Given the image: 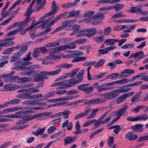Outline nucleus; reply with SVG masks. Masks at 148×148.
Returning <instances> with one entry per match:
<instances>
[{"mask_svg": "<svg viewBox=\"0 0 148 148\" xmlns=\"http://www.w3.org/2000/svg\"><path fill=\"white\" fill-rule=\"evenodd\" d=\"M125 91L121 86L119 87L118 88L114 90L111 92L103 94L102 96H104L106 100V99H112L118 96L119 93L124 92Z\"/></svg>", "mask_w": 148, "mask_h": 148, "instance_id": "f257e3e1", "label": "nucleus"}, {"mask_svg": "<svg viewBox=\"0 0 148 148\" xmlns=\"http://www.w3.org/2000/svg\"><path fill=\"white\" fill-rule=\"evenodd\" d=\"M65 15V13L58 15L53 20H51L52 18H50L48 19L43 23V24L49 27H50L60 19L62 18Z\"/></svg>", "mask_w": 148, "mask_h": 148, "instance_id": "f03ea898", "label": "nucleus"}, {"mask_svg": "<svg viewBox=\"0 0 148 148\" xmlns=\"http://www.w3.org/2000/svg\"><path fill=\"white\" fill-rule=\"evenodd\" d=\"M55 53L49 52V55L45 57V60L42 62L43 64H51L52 63V60H56L58 59H60V57L55 55L53 54Z\"/></svg>", "mask_w": 148, "mask_h": 148, "instance_id": "7ed1b4c3", "label": "nucleus"}, {"mask_svg": "<svg viewBox=\"0 0 148 148\" xmlns=\"http://www.w3.org/2000/svg\"><path fill=\"white\" fill-rule=\"evenodd\" d=\"M134 93V91L125 93L117 97L116 99V104H120L123 102L127 97L132 96Z\"/></svg>", "mask_w": 148, "mask_h": 148, "instance_id": "20e7f679", "label": "nucleus"}, {"mask_svg": "<svg viewBox=\"0 0 148 148\" xmlns=\"http://www.w3.org/2000/svg\"><path fill=\"white\" fill-rule=\"evenodd\" d=\"M31 52H29L26 56V57L25 58H23V60L24 61V62H17L15 63V65H19L20 64H21L22 65L27 66L32 64V62L29 61L32 59V58L31 56Z\"/></svg>", "mask_w": 148, "mask_h": 148, "instance_id": "39448f33", "label": "nucleus"}, {"mask_svg": "<svg viewBox=\"0 0 148 148\" xmlns=\"http://www.w3.org/2000/svg\"><path fill=\"white\" fill-rule=\"evenodd\" d=\"M144 53L143 51H140L136 53L131 54L129 58H134L135 60V62H138L144 58Z\"/></svg>", "mask_w": 148, "mask_h": 148, "instance_id": "423d86ee", "label": "nucleus"}, {"mask_svg": "<svg viewBox=\"0 0 148 148\" xmlns=\"http://www.w3.org/2000/svg\"><path fill=\"white\" fill-rule=\"evenodd\" d=\"M34 85V84H33L28 83L25 84H21L19 86H14L10 88H9L8 85H6L4 86V88L5 89L10 88L9 90H12L19 88H23L29 87L33 86Z\"/></svg>", "mask_w": 148, "mask_h": 148, "instance_id": "0eeeda50", "label": "nucleus"}, {"mask_svg": "<svg viewBox=\"0 0 148 148\" xmlns=\"http://www.w3.org/2000/svg\"><path fill=\"white\" fill-rule=\"evenodd\" d=\"M85 29H81L79 28L76 29L70 34V36L75 35L77 37H81L85 36Z\"/></svg>", "mask_w": 148, "mask_h": 148, "instance_id": "6e6552de", "label": "nucleus"}, {"mask_svg": "<svg viewBox=\"0 0 148 148\" xmlns=\"http://www.w3.org/2000/svg\"><path fill=\"white\" fill-rule=\"evenodd\" d=\"M58 52L62 51L65 50L67 49H73L76 48V45L74 42H71L67 45H61L57 47Z\"/></svg>", "mask_w": 148, "mask_h": 148, "instance_id": "1a4fd4ad", "label": "nucleus"}, {"mask_svg": "<svg viewBox=\"0 0 148 148\" xmlns=\"http://www.w3.org/2000/svg\"><path fill=\"white\" fill-rule=\"evenodd\" d=\"M13 38H6L5 40H1L0 42V47H8L14 44V42L11 40Z\"/></svg>", "mask_w": 148, "mask_h": 148, "instance_id": "9d476101", "label": "nucleus"}, {"mask_svg": "<svg viewBox=\"0 0 148 148\" xmlns=\"http://www.w3.org/2000/svg\"><path fill=\"white\" fill-rule=\"evenodd\" d=\"M147 114H143L139 116H136L134 117L129 116L127 118V120L130 121H135L145 120V117L147 116Z\"/></svg>", "mask_w": 148, "mask_h": 148, "instance_id": "9b49d317", "label": "nucleus"}, {"mask_svg": "<svg viewBox=\"0 0 148 148\" xmlns=\"http://www.w3.org/2000/svg\"><path fill=\"white\" fill-rule=\"evenodd\" d=\"M106 101L104 97L101 99L96 98L94 99L90 100L88 101L87 103L89 104H98L104 103Z\"/></svg>", "mask_w": 148, "mask_h": 148, "instance_id": "f8f14e48", "label": "nucleus"}, {"mask_svg": "<svg viewBox=\"0 0 148 148\" xmlns=\"http://www.w3.org/2000/svg\"><path fill=\"white\" fill-rule=\"evenodd\" d=\"M142 83V82L141 81H136L133 83L122 86L121 87L122 88H123L125 91H126L125 92H126L130 90V89L126 88L138 86L141 84Z\"/></svg>", "mask_w": 148, "mask_h": 148, "instance_id": "ddd939ff", "label": "nucleus"}, {"mask_svg": "<svg viewBox=\"0 0 148 148\" xmlns=\"http://www.w3.org/2000/svg\"><path fill=\"white\" fill-rule=\"evenodd\" d=\"M116 48V46L115 45L110 46L104 49H99L98 50V52L101 54H107L109 51L115 49Z\"/></svg>", "mask_w": 148, "mask_h": 148, "instance_id": "4468645a", "label": "nucleus"}, {"mask_svg": "<svg viewBox=\"0 0 148 148\" xmlns=\"http://www.w3.org/2000/svg\"><path fill=\"white\" fill-rule=\"evenodd\" d=\"M134 71L132 69H127L120 73L119 76L121 78L126 77L134 73Z\"/></svg>", "mask_w": 148, "mask_h": 148, "instance_id": "2eb2a0df", "label": "nucleus"}, {"mask_svg": "<svg viewBox=\"0 0 148 148\" xmlns=\"http://www.w3.org/2000/svg\"><path fill=\"white\" fill-rule=\"evenodd\" d=\"M51 15L48 12L45 14L42 17L39 19V21L35 23H34V21H33L32 23V25L31 27L30 28L32 27H36L38 24H40L43 22L45 20V18Z\"/></svg>", "mask_w": 148, "mask_h": 148, "instance_id": "dca6fc26", "label": "nucleus"}, {"mask_svg": "<svg viewBox=\"0 0 148 148\" xmlns=\"http://www.w3.org/2000/svg\"><path fill=\"white\" fill-rule=\"evenodd\" d=\"M45 114V113H41L34 115H30L29 116H25L27 122H28L37 118H41V117L43 116Z\"/></svg>", "mask_w": 148, "mask_h": 148, "instance_id": "f3484780", "label": "nucleus"}, {"mask_svg": "<svg viewBox=\"0 0 148 148\" xmlns=\"http://www.w3.org/2000/svg\"><path fill=\"white\" fill-rule=\"evenodd\" d=\"M85 36L88 38H90L94 36L97 32V31L94 28L85 29Z\"/></svg>", "mask_w": 148, "mask_h": 148, "instance_id": "a211bd4d", "label": "nucleus"}, {"mask_svg": "<svg viewBox=\"0 0 148 148\" xmlns=\"http://www.w3.org/2000/svg\"><path fill=\"white\" fill-rule=\"evenodd\" d=\"M94 13V12L93 11H88L83 14V16L87 18L88 22H93L94 19L93 15Z\"/></svg>", "mask_w": 148, "mask_h": 148, "instance_id": "6ab92c4d", "label": "nucleus"}, {"mask_svg": "<svg viewBox=\"0 0 148 148\" xmlns=\"http://www.w3.org/2000/svg\"><path fill=\"white\" fill-rule=\"evenodd\" d=\"M39 49H40V50L43 53H48V52L52 53H56L58 52L57 47L48 49H46L44 47H41Z\"/></svg>", "mask_w": 148, "mask_h": 148, "instance_id": "aec40b11", "label": "nucleus"}, {"mask_svg": "<svg viewBox=\"0 0 148 148\" xmlns=\"http://www.w3.org/2000/svg\"><path fill=\"white\" fill-rule=\"evenodd\" d=\"M76 140V138L75 136H67L64 139V145H66L68 144H70L74 142Z\"/></svg>", "mask_w": 148, "mask_h": 148, "instance_id": "412c9836", "label": "nucleus"}, {"mask_svg": "<svg viewBox=\"0 0 148 148\" xmlns=\"http://www.w3.org/2000/svg\"><path fill=\"white\" fill-rule=\"evenodd\" d=\"M68 84L64 86V88H69L78 84L77 79L71 78L68 80Z\"/></svg>", "mask_w": 148, "mask_h": 148, "instance_id": "4be33fe9", "label": "nucleus"}, {"mask_svg": "<svg viewBox=\"0 0 148 148\" xmlns=\"http://www.w3.org/2000/svg\"><path fill=\"white\" fill-rule=\"evenodd\" d=\"M42 0H37L36 6L37 10H40L43 8L46 4V0H43L42 3Z\"/></svg>", "mask_w": 148, "mask_h": 148, "instance_id": "5701e85b", "label": "nucleus"}, {"mask_svg": "<svg viewBox=\"0 0 148 148\" xmlns=\"http://www.w3.org/2000/svg\"><path fill=\"white\" fill-rule=\"evenodd\" d=\"M32 25V23L30 26L29 27L26 29V30H29V34L31 38L32 39H34L36 37V33L35 29L34 28L35 27H32L30 28L31 27Z\"/></svg>", "mask_w": 148, "mask_h": 148, "instance_id": "b1692460", "label": "nucleus"}, {"mask_svg": "<svg viewBox=\"0 0 148 148\" xmlns=\"http://www.w3.org/2000/svg\"><path fill=\"white\" fill-rule=\"evenodd\" d=\"M90 111V110L88 109L84 112L80 113L77 114L74 117V119L76 120L81 117L87 116Z\"/></svg>", "mask_w": 148, "mask_h": 148, "instance_id": "393cba45", "label": "nucleus"}, {"mask_svg": "<svg viewBox=\"0 0 148 148\" xmlns=\"http://www.w3.org/2000/svg\"><path fill=\"white\" fill-rule=\"evenodd\" d=\"M139 21L138 19H120L116 20L115 22L117 23H133L137 22Z\"/></svg>", "mask_w": 148, "mask_h": 148, "instance_id": "a878e982", "label": "nucleus"}, {"mask_svg": "<svg viewBox=\"0 0 148 148\" xmlns=\"http://www.w3.org/2000/svg\"><path fill=\"white\" fill-rule=\"evenodd\" d=\"M51 8L52 10L48 12L51 15L54 13L59 9V6L56 5V3L54 1H53L52 2Z\"/></svg>", "mask_w": 148, "mask_h": 148, "instance_id": "bb28decb", "label": "nucleus"}, {"mask_svg": "<svg viewBox=\"0 0 148 148\" xmlns=\"http://www.w3.org/2000/svg\"><path fill=\"white\" fill-rule=\"evenodd\" d=\"M128 107V105H125L123 108L119 109L116 112L117 115L120 117L122 114L126 111Z\"/></svg>", "mask_w": 148, "mask_h": 148, "instance_id": "cd10ccee", "label": "nucleus"}, {"mask_svg": "<svg viewBox=\"0 0 148 148\" xmlns=\"http://www.w3.org/2000/svg\"><path fill=\"white\" fill-rule=\"evenodd\" d=\"M117 41V39H107L105 41L104 44H105L107 46H114V45Z\"/></svg>", "mask_w": 148, "mask_h": 148, "instance_id": "c85d7f7f", "label": "nucleus"}, {"mask_svg": "<svg viewBox=\"0 0 148 148\" xmlns=\"http://www.w3.org/2000/svg\"><path fill=\"white\" fill-rule=\"evenodd\" d=\"M36 0H33L31 3L27 8V11L24 14V15L28 17L33 12V11H31L32 7L33 6Z\"/></svg>", "mask_w": 148, "mask_h": 148, "instance_id": "c756f323", "label": "nucleus"}, {"mask_svg": "<svg viewBox=\"0 0 148 148\" xmlns=\"http://www.w3.org/2000/svg\"><path fill=\"white\" fill-rule=\"evenodd\" d=\"M73 65L71 64H68L67 63H63L56 65V68H60L63 69H68L71 67Z\"/></svg>", "mask_w": 148, "mask_h": 148, "instance_id": "7c9ffc66", "label": "nucleus"}, {"mask_svg": "<svg viewBox=\"0 0 148 148\" xmlns=\"http://www.w3.org/2000/svg\"><path fill=\"white\" fill-rule=\"evenodd\" d=\"M16 97L18 98L22 99L26 98L30 99L31 98V96L30 95L29 93H25L18 94Z\"/></svg>", "mask_w": 148, "mask_h": 148, "instance_id": "2f4dec72", "label": "nucleus"}, {"mask_svg": "<svg viewBox=\"0 0 148 148\" xmlns=\"http://www.w3.org/2000/svg\"><path fill=\"white\" fill-rule=\"evenodd\" d=\"M84 70L83 69L80 71L78 73L77 75V78L78 79L77 81L78 83L82 81L83 79V75L84 73Z\"/></svg>", "mask_w": 148, "mask_h": 148, "instance_id": "473e14b6", "label": "nucleus"}, {"mask_svg": "<svg viewBox=\"0 0 148 148\" xmlns=\"http://www.w3.org/2000/svg\"><path fill=\"white\" fill-rule=\"evenodd\" d=\"M80 11H71L69 13V15L67 18H70L72 17H76L77 16L80 14Z\"/></svg>", "mask_w": 148, "mask_h": 148, "instance_id": "72a5a7b5", "label": "nucleus"}, {"mask_svg": "<svg viewBox=\"0 0 148 148\" xmlns=\"http://www.w3.org/2000/svg\"><path fill=\"white\" fill-rule=\"evenodd\" d=\"M141 95L142 92L141 91H139L132 97L131 100V101L132 102H134L139 99Z\"/></svg>", "mask_w": 148, "mask_h": 148, "instance_id": "f704fd0d", "label": "nucleus"}, {"mask_svg": "<svg viewBox=\"0 0 148 148\" xmlns=\"http://www.w3.org/2000/svg\"><path fill=\"white\" fill-rule=\"evenodd\" d=\"M21 69L23 70H27V71L23 74L24 75H29L32 73L34 71V69H30L29 68L26 67H23L21 68Z\"/></svg>", "mask_w": 148, "mask_h": 148, "instance_id": "c9c22d12", "label": "nucleus"}, {"mask_svg": "<svg viewBox=\"0 0 148 148\" xmlns=\"http://www.w3.org/2000/svg\"><path fill=\"white\" fill-rule=\"evenodd\" d=\"M106 86L105 84H102L98 86L97 88V91L98 92H100L104 91H107L110 90L111 89L110 88H105V87Z\"/></svg>", "mask_w": 148, "mask_h": 148, "instance_id": "e433bc0d", "label": "nucleus"}, {"mask_svg": "<svg viewBox=\"0 0 148 148\" xmlns=\"http://www.w3.org/2000/svg\"><path fill=\"white\" fill-rule=\"evenodd\" d=\"M124 7V5L121 3H117L114 5V8L115 11L118 12L121 10Z\"/></svg>", "mask_w": 148, "mask_h": 148, "instance_id": "4c0bfd02", "label": "nucleus"}, {"mask_svg": "<svg viewBox=\"0 0 148 148\" xmlns=\"http://www.w3.org/2000/svg\"><path fill=\"white\" fill-rule=\"evenodd\" d=\"M45 129V128H41L40 127H39L36 131L33 132L32 134L36 136H38L39 135L42 134L43 133Z\"/></svg>", "mask_w": 148, "mask_h": 148, "instance_id": "58836bf2", "label": "nucleus"}, {"mask_svg": "<svg viewBox=\"0 0 148 148\" xmlns=\"http://www.w3.org/2000/svg\"><path fill=\"white\" fill-rule=\"evenodd\" d=\"M59 44L60 43L58 42L49 43L45 45L44 47L45 48H50L57 46L59 45Z\"/></svg>", "mask_w": 148, "mask_h": 148, "instance_id": "ea45409f", "label": "nucleus"}, {"mask_svg": "<svg viewBox=\"0 0 148 148\" xmlns=\"http://www.w3.org/2000/svg\"><path fill=\"white\" fill-rule=\"evenodd\" d=\"M76 131L74 133L75 134H80L81 126L79 121H77L75 123V125Z\"/></svg>", "mask_w": 148, "mask_h": 148, "instance_id": "a19ab883", "label": "nucleus"}, {"mask_svg": "<svg viewBox=\"0 0 148 148\" xmlns=\"http://www.w3.org/2000/svg\"><path fill=\"white\" fill-rule=\"evenodd\" d=\"M104 37V35L97 36L95 38V40L98 43H101L105 40Z\"/></svg>", "mask_w": 148, "mask_h": 148, "instance_id": "79ce46f5", "label": "nucleus"}, {"mask_svg": "<svg viewBox=\"0 0 148 148\" xmlns=\"http://www.w3.org/2000/svg\"><path fill=\"white\" fill-rule=\"evenodd\" d=\"M113 128H114L113 130V132L116 134H117L119 133L121 129V127L119 125H114L110 128V129H111Z\"/></svg>", "mask_w": 148, "mask_h": 148, "instance_id": "37998d69", "label": "nucleus"}, {"mask_svg": "<svg viewBox=\"0 0 148 148\" xmlns=\"http://www.w3.org/2000/svg\"><path fill=\"white\" fill-rule=\"evenodd\" d=\"M104 17V15L101 13L99 12L95 14L94 16V21L96 19L102 20L103 19Z\"/></svg>", "mask_w": 148, "mask_h": 148, "instance_id": "c03bdc74", "label": "nucleus"}, {"mask_svg": "<svg viewBox=\"0 0 148 148\" xmlns=\"http://www.w3.org/2000/svg\"><path fill=\"white\" fill-rule=\"evenodd\" d=\"M111 16L112 18H125L126 17V15L122 14V12H121L116 13Z\"/></svg>", "mask_w": 148, "mask_h": 148, "instance_id": "a18cd8bd", "label": "nucleus"}, {"mask_svg": "<svg viewBox=\"0 0 148 148\" xmlns=\"http://www.w3.org/2000/svg\"><path fill=\"white\" fill-rule=\"evenodd\" d=\"M87 58L86 57L80 56L77 57L74 59L72 61V62H77L80 61H82L86 60Z\"/></svg>", "mask_w": 148, "mask_h": 148, "instance_id": "49530a36", "label": "nucleus"}, {"mask_svg": "<svg viewBox=\"0 0 148 148\" xmlns=\"http://www.w3.org/2000/svg\"><path fill=\"white\" fill-rule=\"evenodd\" d=\"M105 62V59H102L100 60L97 63H96L95 64V68L97 69L99 68L101 66L104 64Z\"/></svg>", "mask_w": 148, "mask_h": 148, "instance_id": "de8ad7c7", "label": "nucleus"}, {"mask_svg": "<svg viewBox=\"0 0 148 148\" xmlns=\"http://www.w3.org/2000/svg\"><path fill=\"white\" fill-rule=\"evenodd\" d=\"M20 56L17 53H15L11 58L10 61L11 62H13L17 60L20 58Z\"/></svg>", "mask_w": 148, "mask_h": 148, "instance_id": "09e8293b", "label": "nucleus"}, {"mask_svg": "<svg viewBox=\"0 0 148 148\" xmlns=\"http://www.w3.org/2000/svg\"><path fill=\"white\" fill-rule=\"evenodd\" d=\"M30 81L28 77H23L19 78L18 82L20 83H23L27 82Z\"/></svg>", "mask_w": 148, "mask_h": 148, "instance_id": "8fccbe9b", "label": "nucleus"}, {"mask_svg": "<svg viewBox=\"0 0 148 148\" xmlns=\"http://www.w3.org/2000/svg\"><path fill=\"white\" fill-rule=\"evenodd\" d=\"M135 27V25H126V28L127 29L123 31V32L130 33L134 28Z\"/></svg>", "mask_w": 148, "mask_h": 148, "instance_id": "3c124183", "label": "nucleus"}, {"mask_svg": "<svg viewBox=\"0 0 148 148\" xmlns=\"http://www.w3.org/2000/svg\"><path fill=\"white\" fill-rule=\"evenodd\" d=\"M61 69H59L55 71L48 72H46V73L48 75H54L58 74L61 72Z\"/></svg>", "mask_w": 148, "mask_h": 148, "instance_id": "603ef678", "label": "nucleus"}, {"mask_svg": "<svg viewBox=\"0 0 148 148\" xmlns=\"http://www.w3.org/2000/svg\"><path fill=\"white\" fill-rule=\"evenodd\" d=\"M21 101V100L20 99H14L6 102V103L7 104L8 106V104H17L19 103Z\"/></svg>", "mask_w": 148, "mask_h": 148, "instance_id": "864d4df0", "label": "nucleus"}, {"mask_svg": "<svg viewBox=\"0 0 148 148\" xmlns=\"http://www.w3.org/2000/svg\"><path fill=\"white\" fill-rule=\"evenodd\" d=\"M98 110L99 109H95L93 110L89 115L87 117V119H89L94 118Z\"/></svg>", "mask_w": 148, "mask_h": 148, "instance_id": "5fc2aeb1", "label": "nucleus"}, {"mask_svg": "<svg viewBox=\"0 0 148 148\" xmlns=\"http://www.w3.org/2000/svg\"><path fill=\"white\" fill-rule=\"evenodd\" d=\"M142 10L139 8L136 7H132L131 9L129 10V12L130 13H136L140 12Z\"/></svg>", "mask_w": 148, "mask_h": 148, "instance_id": "6e6d98bb", "label": "nucleus"}, {"mask_svg": "<svg viewBox=\"0 0 148 148\" xmlns=\"http://www.w3.org/2000/svg\"><path fill=\"white\" fill-rule=\"evenodd\" d=\"M51 28L50 27L46 29L45 30L39 33L38 34V36H41L46 34L49 32L51 30Z\"/></svg>", "mask_w": 148, "mask_h": 148, "instance_id": "4d7b16f0", "label": "nucleus"}, {"mask_svg": "<svg viewBox=\"0 0 148 148\" xmlns=\"http://www.w3.org/2000/svg\"><path fill=\"white\" fill-rule=\"evenodd\" d=\"M114 140V138L113 137H109L107 142V144L109 147H111L113 145Z\"/></svg>", "mask_w": 148, "mask_h": 148, "instance_id": "13d9d810", "label": "nucleus"}, {"mask_svg": "<svg viewBox=\"0 0 148 148\" xmlns=\"http://www.w3.org/2000/svg\"><path fill=\"white\" fill-rule=\"evenodd\" d=\"M40 54V49L36 48L35 49L33 52L32 56L35 58L38 57L39 56Z\"/></svg>", "mask_w": 148, "mask_h": 148, "instance_id": "bf43d9fd", "label": "nucleus"}, {"mask_svg": "<svg viewBox=\"0 0 148 148\" xmlns=\"http://www.w3.org/2000/svg\"><path fill=\"white\" fill-rule=\"evenodd\" d=\"M87 40L84 38L79 39L75 40L74 42L75 44H81L86 42Z\"/></svg>", "mask_w": 148, "mask_h": 148, "instance_id": "052dcab7", "label": "nucleus"}, {"mask_svg": "<svg viewBox=\"0 0 148 148\" xmlns=\"http://www.w3.org/2000/svg\"><path fill=\"white\" fill-rule=\"evenodd\" d=\"M134 46V45L133 43H128L122 46L121 48L123 49H130L133 48Z\"/></svg>", "mask_w": 148, "mask_h": 148, "instance_id": "680f3d73", "label": "nucleus"}, {"mask_svg": "<svg viewBox=\"0 0 148 148\" xmlns=\"http://www.w3.org/2000/svg\"><path fill=\"white\" fill-rule=\"evenodd\" d=\"M90 85L89 84H81L77 87V89L80 90H82L84 91L86 87H87Z\"/></svg>", "mask_w": 148, "mask_h": 148, "instance_id": "e2e57ef3", "label": "nucleus"}, {"mask_svg": "<svg viewBox=\"0 0 148 148\" xmlns=\"http://www.w3.org/2000/svg\"><path fill=\"white\" fill-rule=\"evenodd\" d=\"M116 84L121 85L126 84L128 82V79H123L121 80L116 81Z\"/></svg>", "mask_w": 148, "mask_h": 148, "instance_id": "0e129e2a", "label": "nucleus"}, {"mask_svg": "<svg viewBox=\"0 0 148 148\" xmlns=\"http://www.w3.org/2000/svg\"><path fill=\"white\" fill-rule=\"evenodd\" d=\"M18 79L19 77L17 76H12L9 77L8 80L7 81V82H12L14 81H17L18 82Z\"/></svg>", "mask_w": 148, "mask_h": 148, "instance_id": "69168bd1", "label": "nucleus"}, {"mask_svg": "<svg viewBox=\"0 0 148 148\" xmlns=\"http://www.w3.org/2000/svg\"><path fill=\"white\" fill-rule=\"evenodd\" d=\"M46 72H48L47 71H43L41 72V74L39 75L38 79L40 80H42L46 78V75H48Z\"/></svg>", "mask_w": 148, "mask_h": 148, "instance_id": "338daca9", "label": "nucleus"}, {"mask_svg": "<svg viewBox=\"0 0 148 148\" xmlns=\"http://www.w3.org/2000/svg\"><path fill=\"white\" fill-rule=\"evenodd\" d=\"M145 140H148V135L146 136H142L140 137L137 140V141L138 142H141Z\"/></svg>", "mask_w": 148, "mask_h": 148, "instance_id": "774afa93", "label": "nucleus"}]
</instances>
